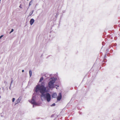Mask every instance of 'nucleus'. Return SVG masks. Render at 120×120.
Here are the masks:
<instances>
[{"label": "nucleus", "mask_w": 120, "mask_h": 120, "mask_svg": "<svg viewBox=\"0 0 120 120\" xmlns=\"http://www.w3.org/2000/svg\"><path fill=\"white\" fill-rule=\"evenodd\" d=\"M44 82H41V84L37 85L34 88L35 91L37 93L39 91L41 94V98L42 101L46 99L48 102H49L51 100V96L50 94L48 93L45 94V93L47 92L46 88L44 86Z\"/></svg>", "instance_id": "f257e3e1"}, {"label": "nucleus", "mask_w": 120, "mask_h": 120, "mask_svg": "<svg viewBox=\"0 0 120 120\" xmlns=\"http://www.w3.org/2000/svg\"><path fill=\"white\" fill-rule=\"evenodd\" d=\"M55 81V79L54 78H50V80L48 83V86L50 89H53L54 88V83Z\"/></svg>", "instance_id": "f03ea898"}, {"label": "nucleus", "mask_w": 120, "mask_h": 120, "mask_svg": "<svg viewBox=\"0 0 120 120\" xmlns=\"http://www.w3.org/2000/svg\"><path fill=\"white\" fill-rule=\"evenodd\" d=\"M35 96H33L32 97V99L31 100H29V101L32 104L38 105V104L36 102L35 100Z\"/></svg>", "instance_id": "7ed1b4c3"}, {"label": "nucleus", "mask_w": 120, "mask_h": 120, "mask_svg": "<svg viewBox=\"0 0 120 120\" xmlns=\"http://www.w3.org/2000/svg\"><path fill=\"white\" fill-rule=\"evenodd\" d=\"M62 97L61 94L60 93L58 95V97H57V101H60Z\"/></svg>", "instance_id": "20e7f679"}, {"label": "nucleus", "mask_w": 120, "mask_h": 120, "mask_svg": "<svg viewBox=\"0 0 120 120\" xmlns=\"http://www.w3.org/2000/svg\"><path fill=\"white\" fill-rule=\"evenodd\" d=\"M22 99V97H19L16 100L15 102V104H16L19 103Z\"/></svg>", "instance_id": "39448f33"}, {"label": "nucleus", "mask_w": 120, "mask_h": 120, "mask_svg": "<svg viewBox=\"0 0 120 120\" xmlns=\"http://www.w3.org/2000/svg\"><path fill=\"white\" fill-rule=\"evenodd\" d=\"M34 22V20L33 19H31L30 21V23L31 25H32Z\"/></svg>", "instance_id": "423d86ee"}, {"label": "nucleus", "mask_w": 120, "mask_h": 120, "mask_svg": "<svg viewBox=\"0 0 120 120\" xmlns=\"http://www.w3.org/2000/svg\"><path fill=\"white\" fill-rule=\"evenodd\" d=\"M57 94L56 93H55L52 94V97L53 98H56L57 97Z\"/></svg>", "instance_id": "0eeeda50"}, {"label": "nucleus", "mask_w": 120, "mask_h": 120, "mask_svg": "<svg viewBox=\"0 0 120 120\" xmlns=\"http://www.w3.org/2000/svg\"><path fill=\"white\" fill-rule=\"evenodd\" d=\"M32 72L31 70H30L29 71V74L30 77L32 75Z\"/></svg>", "instance_id": "6e6552de"}, {"label": "nucleus", "mask_w": 120, "mask_h": 120, "mask_svg": "<svg viewBox=\"0 0 120 120\" xmlns=\"http://www.w3.org/2000/svg\"><path fill=\"white\" fill-rule=\"evenodd\" d=\"M13 79L12 78H11V83H10V87H9V88L10 89V86H11V84L13 82Z\"/></svg>", "instance_id": "1a4fd4ad"}, {"label": "nucleus", "mask_w": 120, "mask_h": 120, "mask_svg": "<svg viewBox=\"0 0 120 120\" xmlns=\"http://www.w3.org/2000/svg\"><path fill=\"white\" fill-rule=\"evenodd\" d=\"M34 11L33 10L32 11H31L30 13H29V15L30 16L31 15L33 14V12H34Z\"/></svg>", "instance_id": "9d476101"}, {"label": "nucleus", "mask_w": 120, "mask_h": 120, "mask_svg": "<svg viewBox=\"0 0 120 120\" xmlns=\"http://www.w3.org/2000/svg\"><path fill=\"white\" fill-rule=\"evenodd\" d=\"M43 77H41L40 80L39 81V82H41V81H42L43 80Z\"/></svg>", "instance_id": "9b49d317"}, {"label": "nucleus", "mask_w": 120, "mask_h": 120, "mask_svg": "<svg viewBox=\"0 0 120 120\" xmlns=\"http://www.w3.org/2000/svg\"><path fill=\"white\" fill-rule=\"evenodd\" d=\"M14 31V30L13 29H12L11 31L9 33L10 34Z\"/></svg>", "instance_id": "f8f14e48"}, {"label": "nucleus", "mask_w": 120, "mask_h": 120, "mask_svg": "<svg viewBox=\"0 0 120 120\" xmlns=\"http://www.w3.org/2000/svg\"><path fill=\"white\" fill-rule=\"evenodd\" d=\"M55 103H53L52 104L51 106H54L55 105Z\"/></svg>", "instance_id": "ddd939ff"}, {"label": "nucleus", "mask_w": 120, "mask_h": 120, "mask_svg": "<svg viewBox=\"0 0 120 120\" xmlns=\"http://www.w3.org/2000/svg\"><path fill=\"white\" fill-rule=\"evenodd\" d=\"M15 98H12V102H14L15 100Z\"/></svg>", "instance_id": "4468645a"}, {"label": "nucleus", "mask_w": 120, "mask_h": 120, "mask_svg": "<svg viewBox=\"0 0 120 120\" xmlns=\"http://www.w3.org/2000/svg\"><path fill=\"white\" fill-rule=\"evenodd\" d=\"M32 3V1H31L30 2L29 4V6H30L31 5V3Z\"/></svg>", "instance_id": "2eb2a0df"}, {"label": "nucleus", "mask_w": 120, "mask_h": 120, "mask_svg": "<svg viewBox=\"0 0 120 120\" xmlns=\"http://www.w3.org/2000/svg\"><path fill=\"white\" fill-rule=\"evenodd\" d=\"M33 107L34 108V106L35 105H38H38H35V104H33Z\"/></svg>", "instance_id": "dca6fc26"}, {"label": "nucleus", "mask_w": 120, "mask_h": 120, "mask_svg": "<svg viewBox=\"0 0 120 120\" xmlns=\"http://www.w3.org/2000/svg\"><path fill=\"white\" fill-rule=\"evenodd\" d=\"M3 35H1L0 36V39H1L3 37Z\"/></svg>", "instance_id": "f3484780"}, {"label": "nucleus", "mask_w": 120, "mask_h": 120, "mask_svg": "<svg viewBox=\"0 0 120 120\" xmlns=\"http://www.w3.org/2000/svg\"><path fill=\"white\" fill-rule=\"evenodd\" d=\"M19 7H20L21 8H22V7H21V5H20L19 6Z\"/></svg>", "instance_id": "a211bd4d"}, {"label": "nucleus", "mask_w": 120, "mask_h": 120, "mask_svg": "<svg viewBox=\"0 0 120 120\" xmlns=\"http://www.w3.org/2000/svg\"><path fill=\"white\" fill-rule=\"evenodd\" d=\"M24 70H22V72H24Z\"/></svg>", "instance_id": "6ab92c4d"}, {"label": "nucleus", "mask_w": 120, "mask_h": 120, "mask_svg": "<svg viewBox=\"0 0 120 120\" xmlns=\"http://www.w3.org/2000/svg\"><path fill=\"white\" fill-rule=\"evenodd\" d=\"M106 55H105V56H104V58H106Z\"/></svg>", "instance_id": "aec40b11"}, {"label": "nucleus", "mask_w": 120, "mask_h": 120, "mask_svg": "<svg viewBox=\"0 0 120 120\" xmlns=\"http://www.w3.org/2000/svg\"><path fill=\"white\" fill-rule=\"evenodd\" d=\"M6 81H5V82H4V83H6Z\"/></svg>", "instance_id": "412c9836"}, {"label": "nucleus", "mask_w": 120, "mask_h": 120, "mask_svg": "<svg viewBox=\"0 0 120 120\" xmlns=\"http://www.w3.org/2000/svg\"><path fill=\"white\" fill-rule=\"evenodd\" d=\"M1 98V96H0V99Z\"/></svg>", "instance_id": "4be33fe9"}, {"label": "nucleus", "mask_w": 120, "mask_h": 120, "mask_svg": "<svg viewBox=\"0 0 120 120\" xmlns=\"http://www.w3.org/2000/svg\"><path fill=\"white\" fill-rule=\"evenodd\" d=\"M56 89H57V87H56Z\"/></svg>", "instance_id": "5701e85b"}, {"label": "nucleus", "mask_w": 120, "mask_h": 120, "mask_svg": "<svg viewBox=\"0 0 120 120\" xmlns=\"http://www.w3.org/2000/svg\"><path fill=\"white\" fill-rule=\"evenodd\" d=\"M42 56V55H41V56Z\"/></svg>", "instance_id": "b1692460"}, {"label": "nucleus", "mask_w": 120, "mask_h": 120, "mask_svg": "<svg viewBox=\"0 0 120 120\" xmlns=\"http://www.w3.org/2000/svg\"><path fill=\"white\" fill-rule=\"evenodd\" d=\"M1 0H0V1Z\"/></svg>", "instance_id": "393cba45"}]
</instances>
